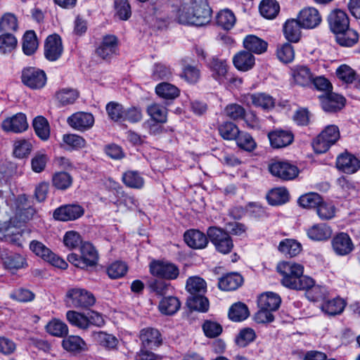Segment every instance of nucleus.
Wrapping results in <instances>:
<instances>
[{"label":"nucleus","instance_id":"nucleus-24","mask_svg":"<svg viewBox=\"0 0 360 360\" xmlns=\"http://www.w3.org/2000/svg\"><path fill=\"white\" fill-rule=\"evenodd\" d=\"M140 340L141 347H149L153 349L158 347L162 344L160 333L155 328H147L141 330Z\"/></svg>","mask_w":360,"mask_h":360},{"label":"nucleus","instance_id":"nucleus-26","mask_svg":"<svg viewBox=\"0 0 360 360\" xmlns=\"http://www.w3.org/2000/svg\"><path fill=\"white\" fill-rule=\"evenodd\" d=\"M184 240L193 249H203L208 243V237L198 230L191 229L185 232Z\"/></svg>","mask_w":360,"mask_h":360},{"label":"nucleus","instance_id":"nucleus-25","mask_svg":"<svg viewBox=\"0 0 360 360\" xmlns=\"http://www.w3.org/2000/svg\"><path fill=\"white\" fill-rule=\"evenodd\" d=\"M332 246L335 252L339 255H348L354 248L351 238L345 233H340L333 238Z\"/></svg>","mask_w":360,"mask_h":360},{"label":"nucleus","instance_id":"nucleus-40","mask_svg":"<svg viewBox=\"0 0 360 360\" xmlns=\"http://www.w3.org/2000/svg\"><path fill=\"white\" fill-rule=\"evenodd\" d=\"M266 198L270 205H279L289 200V193L285 188H276L269 192Z\"/></svg>","mask_w":360,"mask_h":360},{"label":"nucleus","instance_id":"nucleus-49","mask_svg":"<svg viewBox=\"0 0 360 360\" xmlns=\"http://www.w3.org/2000/svg\"><path fill=\"white\" fill-rule=\"evenodd\" d=\"M33 127L36 134L42 140H47L50 136V127L47 120L38 116L33 120Z\"/></svg>","mask_w":360,"mask_h":360},{"label":"nucleus","instance_id":"nucleus-48","mask_svg":"<svg viewBox=\"0 0 360 360\" xmlns=\"http://www.w3.org/2000/svg\"><path fill=\"white\" fill-rule=\"evenodd\" d=\"M186 290L191 295L204 294L206 292V283L198 276L190 277L186 282Z\"/></svg>","mask_w":360,"mask_h":360},{"label":"nucleus","instance_id":"nucleus-55","mask_svg":"<svg viewBox=\"0 0 360 360\" xmlns=\"http://www.w3.org/2000/svg\"><path fill=\"white\" fill-rule=\"evenodd\" d=\"M53 186L58 190H65L72 184V177L67 172H59L53 174L51 179Z\"/></svg>","mask_w":360,"mask_h":360},{"label":"nucleus","instance_id":"nucleus-60","mask_svg":"<svg viewBox=\"0 0 360 360\" xmlns=\"http://www.w3.org/2000/svg\"><path fill=\"white\" fill-rule=\"evenodd\" d=\"M224 112L226 117L234 121L244 119L245 116V108L237 103L227 105L224 108Z\"/></svg>","mask_w":360,"mask_h":360},{"label":"nucleus","instance_id":"nucleus-64","mask_svg":"<svg viewBox=\"0 0 360 360\" xmlns=\"http://www.w3.org/2000/svg\"><path fill=\"white\" fill-rule=\"evenodd\" d=\"M18 28L16 16L11 13H5L0 20V30L8 32L15 31Z\"/></svg>","mask_w":360,"mask_h":360},{"label":"nucleus","instance_id":"nucleus-29","mask_svg":"<svg viewBox=\"0 0 360 360\" xmlns=\"http://www.w3.org/2000/svg\"><path fill=\"white\" fill-rule=\"evenodd\" d=\"M332 233L331 227L324 223L314 224L307 230L309 238L315 241L327 240L331 237Z\"/></svg>","mask_w":360,"mask_h":360},{"label":"nucleus","instance_id":"nucleus-54","mask_svg":"<svg viewBox=\"0 0 360 360\" xmlns=\"http://www.w3.org/2000/svg\"><path fill=\"white\" fill-rule=\"evenodd\" d=\"M203 295H190L187 300L188 307L196 311L206 312L209 309V301Z\"/></svg>","mask_w":360,"mask_h":360},{"label":"nucleus","instance_id":"nucleus-39","mask_svg":"<svg viewBox=\"0 0 360 360\" xmlns=\"http://www.w3.org/2000/svg\"><path fill=\"white\" fill-rule=\"evenodd\" d=\"M45 329L49 334L58 338L66 336L69 331L66 323L58 319H53L48 322Z\"/></svg>","mask_w":360,"mask_h":360},{"label":"nucleus","instance_id":"nucleus-16","mask_svg":"<svg viewBox=\"0 0 360 360\" xmlns=\"http://www.w3.org/2000/svg\"><path fill=\"white\" fill-rule=\"evenodd\" d=\"M323 110L328 112H335L343 108L345 98L338 94L329 93L319 96Z\"/></svg>","mask_w":360,"mask_h":360},{"label":"nucleus","instance_id":"nucleus-50","mask_svg":"<svg viewBox=\"0 0 360 360\" xmlns=\"http://www.w3.org/2000/svg\"><path fill=\"white\" fill-rule=\"evenodd\" d=\"M105 110L110 120L114 122L124 121L125 108L122 104L115 101L109 102Z\"/></svg>","mask_w":360,"mask_h":360},{"label":"nucleus","instance_id":"nucleus-30","mask_svg":"<svg viewBox=\"0 0 360 360\" xmlns=\"http://www.w3.org/2000/svg\"><path fill=\"white\" fill-rule=\"evenodd\" d=\"M233 63L236 69L245 72L253 68L255 58L249 51H241L234 56Z\"/></svg>","mask_w":360,"mask_h":360},{"label":"nucleus","instance_id":"nucleus-52","mask_svg":"<svg viewBox=\"0 0 360 360\" xmlns=\"http://www.w3.org/2000/svg\"><path fill=\"white\" fill-rule=\"evenodd\" d=\"M218 131L220 136L225 140H235L240 132L237 125L231 122H224L219 124Z\"/></svg>","mask_w":360,"mask_h":360},{"label":"nucleus","instance_id":"nucleus-43","mask_svg":"<svg viewBox=\"0 0 360 360\" xmlns=\"http://www.w3.org/2000/svg\"><path fill=\"white\" fill-rule=\"evenodd\" d=\"M249 314L250 312L247 305L240 302L233 304L229 311V319L236 322L246 319Z\"/></svg>","mask_w":360,"mask_h":360},{"label":"nucleus","instance_id":"nucleus-2","mask_svg":"<svg viewBox=\"0 0 360 360\" xmlns=\"http://www.w3.org/2000/svg\"><path fill=\"white\" fill-rule=\"evenodd\" d=\"M96 300V297L91 292L79 288L69 289L65 298V304L68 307L79 309H89L95 304Z\"/></svg>","mask_w":360,"mask_h":360},{"label":"nucleus","instance_id":"nucleus-32","mask_svg":"<svg viewBox=\"0 0 360 360\" xmlns=\"http://www.w3.org/2000/svg\"><path fill=\"white\" fill-rule=\"evenodd\" d=\"M243 283V278L238 273H230L221 277L218 283L219 288L223 290H235Z\"/></svg>","mask_w":360,"mask_h":360},{"label":"nucleus","instance_id":"nucleus-14","mask_svg":"<svg viewBox=\"0 0 360 360\" xmlns=\"http://www.w3.org/2000/svg\"><path fill=\"white\" fill-rule=\"evenodd\" d=\"M63 45L60 37L58 34L49 36L45 41L44 55L51 61L58 59L63 53Z\"/></svg>","mask_w":360,"mask_h":360},{"label":"nucleus","instance_id":"nucleus-33","mask_svg":"<svg viewBox=\"0 0 360 360\" xmlns=\"http://www.w3.org/2000/svg\"><path fill=\"white\" fill-rule=\"evenodd\" d=\"M281 302V297L274 292H265L262 294L258 299L259 309L276 311L278 309Z\"/></svg>","mask_w":360,"mask_h":360},{"label":"nucleus","instance_id":"nucleus-61","mask_svg":"<svg viewBox=\"0 0 360 360\" xmlns=\"http://www.w3.org/2000/svg\"><path fill=\"white\" fill-rule=\"evenodd\" d=\"M336 208L335 205L330 202L324 201L319 204L316 209V213L322 220H329L335 217Z\"/></svg>","mask_w":360,"mask_h":360},{"label":"nucleus","instance_id":"nucleus-19","mask_svg":"<svg viewBox=\"0 0 360 360\" xmlns=\"http://www.w3.org/2000/svg\"><path fill=\"white\" fill-rule=\"evenodd\" d=\"M292 82L301 86H309L313 80V73L306 65H295L290 69Z\"/></svg>","mask_w":360,"mask_h":360},{"label":"nucleus","instance_id":"nucleus-45","mask_svg":"<svg viewBox=\"0 0 360 360\" xmlns=\"http://www.w3.org/2000/svg\"><path fill=\"white\" fill-rule=\"evenodd\" d=\"M68 321L72 326L82 330L89 328L87 315L74 310H69L66 313Z\"/></svg>","mask_w":360,"mask_h":360},{"label":"nucleus","instance_id":"nucleus-35","mask_svg":"<svg viewBox=\"0 0 360 360\" xmlns=\"http://www.w3.org/2000/svg\"><path fill=\"white\" fill-rule=\"evenodd\" d=\"M244 47L248 51L257 54L264 53L267 49V43L255 35L246 37L243 41Z\"/></svg>","mask_w":360,"mask_h":360},{"label":"nucleus","instance_id":"nucleus-57","mask_svg":"<svg viewBox=\"0 0 360 360\" xmlns=\"http://www.w3.org/2000/svg\"><path fill=\"white\" fill-rule=\"evenodd\" d=\"M235 140L236 141L237 146L240 149L248 152L253 151L257 147L255 139L247 132L240 131L238 136Z\"/></svg>","mask_w":360,"mask_h":360},{"label":"nucleus","instance_id":"nucleus-4","mask_svg":"<svg viewBox=\"0 0 360 360\" xmlns=\"http://www.w3.org/2000/svg\"><path fill=\"white\" fill-rule=\"evenodd\" d=\"M339 128L334 124L327 126L312 142V146L316 153H323L340 139Z\"/></svg>","mask_w":360,"mask_h":360},{"label":"nucleus","instance_id":"nucleus-12","mask_svg":"<svg viewBox=\"0 0 360 360\" xmlns=\"http://www.w3.org/2000/svg\"><path fill=\"white\" fill-rule=\"evenodd\" d=\"M0 240L21 246L22 244V231L11 224L10 221L0 224Z\"/></svg>","mask_w":360,"mask_h":360},{"label":"nucleus","instance_id":"nucleus-46","mask_svg":"<svg viewBox=\"0 0 360 360\" xmlns=\"http://www.w3.org/2000/svg\"><path fill=\"white\" fill-rule=\"evenodd\" d=\"M301 249L300 243L292 239H285L278 245V250L290 257L297 255Z\"/></svg>","mask_w":360,"mask_h":360},{"label":"nucleus","instance_id":"nucleus-47","mask_svg":"<svg viewBox=\"0 0 360 360\" xmlns=\"http://www.w3.org/2000/svg\"><path fill=\"white\" fill-rule=\"evenodd\" d=\"M22 39L23 52L27 56L33 54L37 51L39 45L35 32L32 30L27 31Z\"/></svg>","mask_w":360,"mask_h":360},{"label":"nucleus","instance_id":"nucleus-5","mask_svg":"<svg viewBox=\"0 0 360 360\" xmlns=\"http://www.w3.org/2000/svg\"><path fill=\"white\" fill-rule=\"evenodd\" d=\"M207 235L218 252L222 254L231 252L233 243L227 231L217 226H210L207 230Z\"/></svg>","mask_w":360,"mask_h":360},{"label":"nucleus","instance_id":"nucleus-6","mask_svg":"<svg viewBox=\"0 0 360 360\" xmlns=\"http://www.w3.org/2000/svg\"><path fill=\"white\" fill-rule=\"evenodd\" d=\"M269 170L273 176L284 181L294 179L299 174L297 166L288 162H274L269 165Z\"/></svg>","mask_w":360,"mask_h":360},{"label":"nucleus","instance_id":"nucleus-21","mask_svg":"<svg viewBox=\"0 0 360 360\" xmlns=\"http://www.w3.org/2000/svg\"><path fill=\"white\" fill-rule=\"evenodd\" d=\"M336 167L346 174H353L360 168V161L352 154L344 153L337 158Z\"/></svg>","mask_w":360,"mask_h":360},{"label":"nucleus","instance_id":"nucleus-18","mask_svg":"<svg viewBox=\"0 0 360 360\" xmlns=\"http://www.w3.org/2000/svg\"><path fill=\"white\" fill-rule=\"evenodd\" d=\"M118 51L117 39L114 35H107L103 38L101 44L96 50L98 56L103 60L117 54Z\"/></svg>","mask_w":360,"mask_h":360},{"label":"nucleus","instance_id":"nucleus-9","mask_svg":"<svg viewBox=\"0 0 360 360\" xmlns=\"http://www.w3.org/2000/svg\"><path fill=\"white\" fill-rule=\"evenodd\" d=\"M22 81L25 85L31 89H41L46 82V75L43 70L28 68L22 71Z\"/></svg>","mask_w":360,"mask_h":360},{"label":"nucleus","instance_id":"nucleus-59","mask_svg":"<svg viewBox=\"0 0 360 360\" xmlns=\"http://www.w3.org/2000/svg\"><path fill=\"white\" fill-rule=\"evenodd\" d=\"M32 150V145L29 140L19 139L14 142L13 155L18 158H24L29 155Z\"/></svg>","mask_w":360,"mask_h":360},{"label":"nucleus","instance_id":"nucleus-22","mask_svg":"<svg viewBox=\"0 0 360 360\" xmlns=\"http://www.w3.org/2000/svg\"><path fill=\"white\" fill-rule=\"evenodd\" d=\"M268 137L274 148H281L290 145L294 140V135L290 131L277 129L270 131Z\"/></svg>","mask_w":360,"mask_h":360},{"label":"nucleus","instance_id":"nucleus-28","mask_svg":"<svg viewBox=\"0 0 360 360\" xmlns=\"http://www.w3.org/2000/svg\"><path fill=\"white\" fill-rule=\"evenodd\" d=\"M62 347L68 352L77 354L86 350V344L78 335H69L62 340Z\"/></svg>","mask_w":360,"mask_h":360},{"label":"nucleus","instance_id":"nucleus-10","mask_svg":"<svg viewBox=\"0 0 360 360\" xmlns=\"http://www.w3.org/2000/svg\"><path fill=\"white\" fill-rule=\"evenodd\" d=\"M84 214V209L78 204H70L60 206L55 210L53 217L60 221H67L75 220Z\"/></svg>","mask_w":360,"mask_h":360},{"label":"nucleus","instance_id":"nucleus-27","mask_svg":"<svg viewBox=\"0 0 360 360\" xmlns=\"http://www.w3.org/2000/svg\"><path fill=\"white\" fill-rule=\"evenodd\" d=\"M212 77L219 82H224L228 73L227 61L224 59L213 57L208 63Z\"/></svg>","mask_w":360,"mask_h":360},{"label":"nucleus","instance_id":"nucleus-20","mask_svg":"<svg viewBox=\"0 0 360 360\" xmlns=\"http://www.w3.org/2000/svg\"><path fill=\"white\" fill-rule=\"evenodd\" d=\"M28 127L27 118L23 113H18L13 117L5 119L1 127L5 131L20 133L25 131Z\"/></svg>","mask_w":360,"mask_h":360},{"label":"nucleus","instance_id":"nucleus-23","mask_svg":"<svg viewBox=\"0 0 360 360\" xmlns=\"http://www.w3.org/2000/svg\"><path fill=\"white\" fill-rule=\"evenodd\" d=\"M245 101L264 110H270L275 105L272 96L265 93L248 94L244 96Z\"/></svg>","mask_w":360,"mask_h":360},{"label":"nucleus","instance_id":"nucleus-53","mask_svg":"<svg viewBox=\"0 0 360 360\" xmlns=\"http://www.w3.org/2000/svg\"><path fill=\"white\" fill-rule=\"evenodd\" d=\"M236 21L234 13L229 9H224L219 12L217 15V23L224 30H230Z\"/></svg>","mask_w":360,"mask_h":360},{"label":"nucleus","instance_id":"nucleus-58","mask_svg":"<svg viewBox=\"0 0 360 360\" xmlns=\"http://www.w3.org/2000/svg\"><path fill=\"white\" fill-rule=\"evenodd\" d=\"M345 302L340 298H335L326 301L321 307L322 310L329 315L340 314L345 308Z\"/></svg>","mask_w":360,"mask_h":360},{"label":"nucleus","instance_id":"nucleus-51","mask_svg":"<svg viewBox=\"0 0 360 360\" xmlns=\"http://www.w3.org/2000/svg\"><path fill=\"white\" fill-rule=\"evenodd\" d=\"M322 197L317 193H308L301 195L298 199L299 205L307 209L318 208L322 202Z\"/></svg>","mask_w":360,"mask_h":360},{"label":"nucleus","instance_id":"nucleus-37","mask_svg":"<svg viewBox=\"0 0 360 360\" xmlns=\"http://www.w3.org/2000/svg\"><path fill=\"white\" fill-rule=\"evenodd\" d=\"M155 93L163 99L174 100L179 96L180 91L170 83L162 82L156 86Z\"/></svg>","mask_w":360,"mask_h":360},{"label":"nucleus","instance_id":"nucleus-31","mask_svg":"<svg viewBox=\"0 0 360 360\" xmlns=\"http://www.w3.org/2000/svg\"><path fill=\"white\" fill-rule=\"evenodd\" d=\"M302 27V26L298 20H288L283 26L285 38L291 42L296 43L299 41L301 37Z\"/></svg>","mask_w":360,"mask_h":360},{"label":"nucleus","instance_id":"nucleus-3","mask_svg":"<svg viewBox=\"0 0 360 360\" xmlns=\"http://www.w3.org/2000/svg\"><path fill=\"white\" fill-rule=\"evenodd\" d=\"M81 255L71 253L68 256L69 262L80 269L94 266L98 262V253L94 247L88 242L82 243L80 246Z\"/></svg>","mask_w":360,"mask_h":360},{"label":"nucleus","instance_id":"nucleus-63","mask_svg":"<svg viewBox=\"0 0 360 360\" xmlns=\"http://www.w3.org/2000/svg\"><path fill=\"white\" fill-rule=\"evenodd\" d=\"M337 77L342 82L350 84L356 79V72L347 65H342L336 70Z\"/></svg>","mask_w":360,"mask_h":360},{"label":"nucleus","instance_id":"nucleus-44","mask_svg":"<svg viewBox=\"0 0 360 360\" xmlns=\"http://www.w3.org/2000/svg\"><path fill=\"white\" fill-rule=\"evenodd\" d=\"M123 183L129 188L140 189L144 185L143 176L136 171L129 170L122 175Z\"/></svg>","mask_w":360,"mask_h":360},{"label":"nucleus","instance_id":"nucleus-1","mask_svg":"<svg viewBox=\"0 0 360 360\" xmlns=\"http://www.w3.org/2000/svg\"><path fill=\"white\" fill-rule=\"evenodd\" d=\"M276 269L282 276L281 282L286 288L297 290L312 289V291L319 290V287L314 286V281L303 275L302 265L290 262L278 263Z\"/></svg>","mask_w":360,"mask_h":360},{"label":"nucleus","instance_id":"nucleus-13","mask_svg":"<svg viewBox=\"0 0 360 360\" xmlns=\"http://www.w3.org/2000/svg\"><path fill=\"white\" fill-rule=\"evenodd\" d=\"M328 22L330 30L335 34L345 30L349 27V19L347 14L340 9L332 11L328 15Z\"/></svg>","mask_w":360,"mask_h":360},{"label":"nucleus","instance_id":"nucleus-17","mask_svg":"<svg viewBox=\"0 0 360 360\" xmlns=\"http://www.w3.org/2000/svg\"><path fill=\"white\" fill-rule=\"evenodd\" d=\"M68 124L78 131H86L94 125V117L91 113L78 112L68 118Z\"/></svg>","mask_w":360,"mask_h":360},{"label":"nucleus","instance_id":"nucleus-34","mask_svg":"<svg viewBox=\"0 0 360 360\" xmlns=\"http://www.w3.org/2000/svg\"><path fill=\"white\" fill-rule=\"evenodd\" d=\"M359 34L354 29L348 28L335 34L337 43L341 46L351 47L359 41Z\"/></svg>","mask_w":360,"mask_h":360},{"label":"nucleus","instance_id":"nucleus-62","mask_svg":"<svg viewBox=\"0 0 360 360\" xmlns=\"http://www.w3.org/2000/svg\"><path fill=\"white\" fill-rule=\"evenodd\" d=\"M78 96V91L72 89H63L56 94L57 99L63 105L72 104Z\"/></svg>","mask_w":360,"mask_h":360},{"label":"nucleus","instance_id":"nucleus-36","mask_svg":"<svg viewBox=\"0 0 360 360\" xmlns=\"http://www.w3.org/2000/svg\"><path fill=\"white\" fill-rule=\"evenodd\" d=\"M146 112L156 123L164 124L167 120V109L159 103L149 105L146 108Z\"/></svg>","mask_w":360,"mask_h":360},{"label":"nucleus","instance_id":"nucleus-7","mask_svg":"<svg viewBox=\"0 0 360 360\" xmlns=\"http://www.w3.org/2000/svg\"><path fill=\"white\" fill-rule=\"evenodd\" d=\"M150 271L155 276L167 279H176L179 274V270L174 264L162 262L153 261L150 264Z\"/></svg>","mask_w":360,"mask_h":360},{"label":"nucleus","instance_id":"nucleus-8","mask_svg":"<svg viewBox=\"0 0 360 360\" xmlns=\"http://www.w3.org/2000/svg\"><path fill=\"white\" fill-rule=\"evenodd\" d=\"M193 0H181L173 6L172 13L174 20L179 24L193 25Z\"/></svg>","mask_w":360,"mask_h":360},{"label":"nucleus","instance_id":"nucleus-56","mask_svg":"<svg viewBox=\"0 0 360 360\" xmlns=\"http://www.w3.org/2000/svg\"><path fill=\"white\" fill-rule=\"evenodd\" d=\"M94 338L98 344L108 349H115L118 343L115 336L102 331L94 333Z\"/></svg>","mask_w":360,"mask_h":360},{"label":"nucleus","instance_id":"nucleus-38","mask_svg":"<svg viewBox=\"0 0 360 360\" xmlns=\"http://www.w3.org/2000/svg\"><path fill=\"white\" fill-rule=\"evenodd\" d=\"M180 307L181 302L177 297L169 296L161 300L158 308L163 314L173 315L180 309Z\"/></svg>","mask_w":360,"mask_h":360},{"label":"nucleus","instance_id":"nucleus-42","mask_svg":"<svg viewBox=\"0 0 360 360\" xmlns=\"http://www.w3.org/2000/svg\"><path fill=\"white\" fill-rule=\"evenodd\" d=\"M4 265L9 270H17L26 266L25 259L20 254L7 253L4 255Z\"/></svg>","mask_w":360,"mask_h":360},{"label":"nucleus","instance_id":"nucleus-41","mask_svg":"<svg viewBox=\"0 0 360 360\" xmlns=\"http://www.w3.org/2000/svg\"><path fill=\"white\" fill-rule=\"evenodd\" d=\"M280 11L279 4L276 0H263L259 5V12L267 19H274Z\"/></svg>","mask_w":360,"mask_h":360},{"label":"nucleus","instance_id":"nucleus-11","mask_svg":"<svg viewBox=\"0 0 360 360\" xmlns=\"http://www.w3.org/2000/svg\"><path fill=\"white\" fill-rule=\"evenodd\" d=\"M193 25L202 26L211 20L212 11L206 0H193Z\"/></svg>","mask_w":360,"mask_h":360},{"label":"nucleus","instance_id":"nucleus-15","mask_svg":"<svg viewBox=\"0 0 360 360\" xmlns=\"http://www.w3.org/2000/svg\"><path fill=\"white\" fill-rule=\"evenodd\" d=\"M298 20L302 27L313 29L317 27L322 18L319 11L314 7H307L300 11L298 15Z\"/></svg>","mask_w":360,"mask_h":360}]
</instances>
